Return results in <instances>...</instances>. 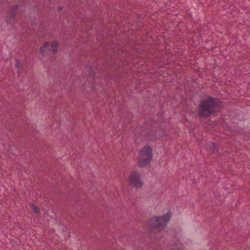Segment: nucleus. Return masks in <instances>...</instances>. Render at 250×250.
Wrapping results in <instances>:
<instances>
[{
  "instance_id": "obj_1",
  "label": "nucleus",
  "mask_w": 250,
  "mask_h": 250,
  "mask_svg": "<svg viewBox=\"0 0 250 250\" xmlns=\"http://www.w3.org/2000/svg\"><path fill=\"white\" fill-rule=\"evenodd\" d=\"M220 104L216 98L207 97L202 100L199 104L198 115L200 118H207L215 112Z\"/></svg>"
},
{
  "instance_id": "obj_10",
  "label": "nucleus",
  "mask_w": 250,
  "mask_h": 250,
  "mask_svg": "<svg viewBox=\"0 0 250 250\" xmlns=\"http://www.w3.org/2000/svg\"><path fill=\"white\" fill-rule=\"evenodd\" d=\"M212 147L213 148V151L214 152H215V147H216V145L214 143H212Z\"/></svg>"
},
{
  "instance_id": "obj_3",
  "label": "nucleus",
  "mask_w": 250,
  "mask_h": 250,
  "mask_svg": "<svg viewBox=\"0 0 250 250\" xmlns=\"http://www.w3.org/2000/svg\"><path fill=\"white\" fill-rule=\"evenodd\" d=\"M152 158V148L148 146H145L139 154L138 165L144 167L150 162Z\"/></svg>"
},
{
  "instance_id": "obj_11",
  "label": "nucleus",
  "mask_w": 250,
  "mask_h": 250,
  "mask_svg": "<svg viewBox=\"0 0 250 250\" xmlns=\"http://www.w3.org/2000/svg\"><path fill=\"white\" fill-rule=\"evenodd\" d=\"M17 61V63H16V66L17 67V68H18L19 67V65L20 64V62H18V61Z\"/></svg>"
},
{
  "instance_id": "obj_12",
  "label": "nucleus",
  "mask_w": 250,
  "mask_h": 250,
  "mask_svg": "<svg viewBox=\"0 0 250 250\" xmlns=\"http://www.w3.org/2000/svg\"><path fill=\"white\" fill-rule=\"evenodd\" d=\"M62 9V7H58V10H59V11H61Z\"/></svg>"
},
{
  "instance_id": "obj_13",
  "label": "nucleus",
  "mask_w": 250,
  "mask_h": 250,
  "mask_svg": "<svg viewBox=\"0 0 250 250\" xmlns=\"http://www.w3.org/2000/svg\"><path fill=\"white\" fill-rule=\"evenodd\" d=\"M171 250H180V249L178 248V249H172Z\"/></svg>"
},
{
  "instance_id": "obj_5",
  "label": "nucleus",
  "mask_w": 250,
  "mask_h": 250,
  "mask_svg": "<svg viewBox=\"0 0 250 250\" xmlns=\"http://www.w3.org/2000/svg\"><path fill=\"white\" fill-rule=\"evenodd\" d=\"M57 46L58 43L57 42H53L51 43L50 47H49V43L46 42H45L42 47L40 48V52L41 54L44 56V53L45 49L49 47V50H51L53 54H55L57 52Z\"/></svg>"
},
{
  "instance_id": "obj_8",
  "label": "nucleus",
  "mask_w": 250,
  "mask_h": 250,
  "mask_svg": "<svg viewBox=\"0 0 250 250\" xmlns=\"http://www.w3.org/2000/svg\"><path fill=\"white\" fill-rule=\"evenodd\" d=\"M88 72H89V76L91 78H92L94 75L93 71L90 68H89Z\"/></svg>"
},
{
  "instance_id": "obj_4",
  "label": "nucleus",
  "mask_w": 250,
  "mask_h": 250,
  "mask_svg": "<svg viewBox=\"0 0 250 250\" xmlns=\"http://www.w3.org/2000/svg\"><path fill=\"white\" fill-rule=\"evenodd\" d=\"M129 183L130 185L137 188H141L143 185V182L140 178V175L136 171H133L129 176Z\"/></svg>"
},
{
  "instance_id": "obj_9",
  "label": "nucleus",
  "mask_w": 250,
  "mask_h": 250,
  "mask_svg": "<svg viewBox=\"0 0 250 250\" xmlns=\"http://www.w3.org/2000/svg\"><path fill=\"white\" fill-rule=\"evenodd\" d=\"M176 239H173L169 244L170 245H171V246H175V245H177V243H176Z\"/></svg>"
},
{
  "instance_id": "obj_2",
  "label": "nucleus",
  "mask_w": 250,
  "mask_h": 250,
  "mask_svg": "<svg viewBox=\"0 0 250 250\" xmlns=\"http://www.w3.org/2000/svg\"><path fill=\"white\" fill-rule=\"evenodd\" d=\"M170 216L169 213H167L161 216L153 217L149 220V228L150 230L155 233L156 239H158L161 236L160 231L166 226Z\"/></svg>"
},
{
  "instance_id": "obj_7",
  "label": "nucleus",
  "mask_w": 250,
  "mask_h": 250,
  "mask_svg": "<svg viewBox=\"0 0 250 250\" xmlns=\"http://www.w3.org/2000/svg\"><path fill=\"white\" fill-rule=\"evenodd\" d=\"M30 206L35 213L39 214L40 213V209L39 208L36 207L33 204H30Z\"/></svg>"
},
{
  "instance_id": "obj_14",
  "label": "nucleus",
  "mask_w": 250,
  "mask_h": 250,
  "mask_svg": "<svg viewBox=\"0 0 250 250\" xmlns=\"http://www.w3.org/2000/svg\"><path fill=\"white\" fill-rule=\"evenodd\" d=\"M18 72L20 74L19 70L18 71Z\"/></svg>"
},
{
  "instance_id": "obj_6",
  "label": "nucleus",
  "mask_w": 250,
  "mask_h": 250,
  "mask_svg": "<svg viewBox=\"0 0 250 250\" xmlns=\"http://www.w3.org/2000/svg\"><path fill=\"white\" fill-rule=\"evenodd\" d=\"M18 8L19 6L18 5H14L12 7L6 16V20L7 22L12 23L13 21H15V15Z\"/></svg>"
}]
</instances>
